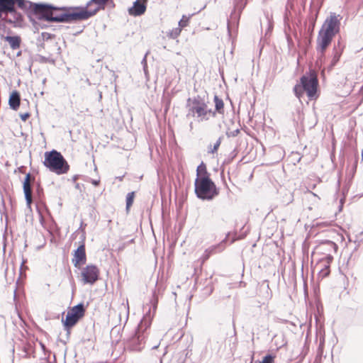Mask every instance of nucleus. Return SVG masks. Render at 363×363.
I'll list each match as a JSON object with an SVG mask.
<instances>
[{
    "label": "nucleus",
    "instance_id": "obj_7",
    "mask_svg": "<svg viewBox=\"0 0 363 363\" xmlns=\"http://www.w3.org/2000/svg\"><path fill=\"white\" fill-rule=\"evenodd\" d=\"M86 308L83 302H81L68 311L65 318L62 319L64 329L67 332V337L69 338L71 329L84 316Z\"/></svg>",
    "mask_w": 363,
    "mask_h": 363
},
{
    "label": "nucleus",
    "instance_id": "obj_56",
    "mask_svg": "<svg viewBox=\"0 0 363 363\" xmlns=\"http://www.w3.org/2000/svg\"><path fill=\"white\" fill-rule=\"evenodd\" d=\"M301 157H298L297 158V160H296L297 162H300V160H301Z\"/></svg>",
    "mask_w": 363,
    "mask_h": 363
},
{
    "label": "nucleus",
    "instance_id": "obj_27",
    "mask_svg": "<svg viewBox=\"0 0 363 363\" xmlns=\"http://www.w3.org/2000/svg\"><path fill=\"white\" fill-rule=\"evenodd\" d=\"M37 61L41 64H45V63H50V64H52V65H55V60L52 58H50V57H45L43 55H37Z\"/></svg>",
    "mask_w": 363,
    "mask_h": 363
},
{
    "label": "nucleus",
    "instance_id": "obj_22",
    "mask_svg": "<svg viewBox=\"0 0 363 363\" xmlns=\"http://www.w3.org/2000/svg\"><path fill=\"white\" fill-rule=\"evenodd\" d=\"M213 101L215 103L216 111H217L218 113L223 114L224 113V102L223 99L218 97V96L215 95Z\"/></svg>",
    "mask_w": 363,
    "mask_h": 363
},
{
    "label": "nucleus",
    "instance_id": "obj_47",
    "mask_svg": "<svg viewBox=\"0 0 363 363\" xmlns=\"http://www.w3.org/2000/svg\"><path fill=\"white\" fill-rule=\"evenodd\" d=\"M38 51H40L41 48H44V43L43 42H41L40 43H39L38 45Z\"/></svg>",
    "mask_w": 363,
    "mask_h": 363
},
{
    "label": "nucleus",
    "instance_id": "obj_44",
    "mask_svg": "<svg viewBox=\"0 0 363 363\" xmlns=\"http://www.w3.org/2000/svg\"><path fill=\"white\" fill-rule=\"evenodd\" d=\"M100 183V180H96V179H92L91 180V184L95 186H97Z\"/></svg>",
    "mask_w": 363,
    "mask_h": 363
},
{
    "label": "nucleus",
    "instance_id": "obj_24",
    "mask_svg": "<svg viewBox=\"0 0 363 363\" xmlns=\"http://www.w3.org/2000/svg\"><path fill=\"white\" fill-rule=\"evenodd\" d=\"M214 287L213 285V283L211 281H209L207 283L206 286L202 290V296L203 298H207L209 296L213 291Z\"/></svg>",
    "mask_w": 363,
    "mask_h": 363
},
{
    "label": "nucleus",
    "instance_id": "obj_41",
    "mask_svg": "<svg viewBox=\"0 0 363 363\" xmlns=\"http://www.w3.org/2000/svg\"><path fill=\"white\" fill-rule=\"evenodd\" d=\"M286 40H287L288 46L289 48H291L292 46H294L293 40L291 39V38L289 35H286Z\"/></svg>",
    "mask_w": 363,
    "mask_h": 363
},
{
    "label": "nucleus",
    "instance_id": "obj_29",
    "mask_svg": "<svg viewBox=\"0 0 363 363\" xmlns=\"http://www.w3.org/2000/svg\"><path fill=\"white\" fill-rule=\"evenodd\" d=\"M294 201V196L291 191H286L283 196L282 203L284 205H288Z\"/></svg>",
    "mask_w": 363,
    "mask_h": 363
},
{
    "label": "nucleus",
    "instance_id": "obj_57",
    "mask_svg": "<svg viewBox=\"0 0 363 363\" xmlns=\"http://www.w3.org/2000/svg\"><path fill=\"white\" fill-rule=\"evenodd\" d=\"M272 29V27L271 26H269L268 28V31H270Z\"/></svg>",
    "mask_w": 363,
    "mask_h": 363
},
{
    "label": "nucleus",
    "instance_id": "obj_51",
    "mask_svg": "<svg viewBox=\"0 0 363 363\" xmlns=\"http://www.w3.org/2000/svg\"><path fill=\"white\" fill-rule=\"evenodd\" d=\"M300 58H301V56L299 55L298 58H297V65H299V64H300Z\"/></svg>",
    "mask_w": 363,
    "mask_h": 363
},
{
    "label": "nucleus",
    "instance_id": "obj_30",
    "mask_svg": "<svg viewBox=\"0 0 363 363\" xmlns=\"http://www.w3.org/2000/svg\"><path fill=\"white\" fill-rule=\"evenodd\" d=\"M181 31V28H173L168 33L167 36L172 39H176L180 35Z\"/></svg>",
    "mask_w": 363,
    "mask_h": 363
},
{
    "label": "nucleus",
    "instance_id": "obj_9",
    "mask_svg": "<svg viewBox=\"0 0 363 363\" xmlns=\"http://www.w3.org/2000/svg\"><path fill=\"white\" fill-rule=\"evenodd\" d=\"M108 4H112V7L115 6L113 0H89L84 6H81L85 19L96 15L100 10H104Z\"/></svg>",
    "mask_w": 363,
    "mask_h": 363
},
{
    "label": "nucleus",
    "instance_id": "obj_52",
    "mask_svg": "<svg viewBox=\"0 0 363 363\" xmlns=\"http://www.w3.org/2000/svg\"><path fill=\"white\" fill-rule=\"evenodd\" d=\"M21 54H22V51H21V50H20V51H18V52L16 53V56H17V57H19V56H21Z\"/></svg>",
    "mask_w": 363,
    "mask_h": 363
},
{
    "label": "nucleus",
    "instance_id": "obj_10",
    "mask_svg": "<svg viewBox=\"0 0 363 363\" xmlns=\"http://www.w3.org/2000/svg\"><path fill=\"white\" fill-rule=\"evenodd\" d=\"M61 8L55 6L50 4L46 3H36L33 16H35L40 21H46V16L52 17L58 16L61 11Z\"/></svg>",
    "mask_w": 363,
    "mask_h": 363
},
{
    "label": "nucleus",
    "instance_id": "obj_40",
    "mask_svg": "<svg viewBox=\"0 0 363 363\" xmlns=\"http://www.w3.org/2000/svg\"><path fill=\"white\" fill-rule=\"evenodd\" d=\"M30 113L26 112L24 113H21L20 118L23 121H26L30 117Z\"/></svg>",
    "mask_w": 363,
    "mask_h": 363
},
{
    "label": "nucleus",
    "instance_id": "obj_50",
    "mask_svg": "<svg viewBox=\"0 0 363 363\" xmlns=\"http://www.w3.org/2000/svg\"><path fill=\"white\" fill-rule=\"evenodd\" d=\"M3 23H0V24H1V28H0V29H2V28H4H4H6L5 24H6V23H4V22H3Z\"/></svg>",
    "mask_w": 363,
    "mask_h": 363
},
{
    "label": "nucleus",
    "instance_id": "obj_1",
    "mask_svg": "<svg viewBox=\"0 0 363 363\" xmlns=\"http://www.w3.org/2000/svg\"><path fill=\"white\" fill-rule=\"evenodd\" d=\"M157 304L158 297L156 293L153 292L149 303L144 307L145 309L148 308L147 311L138 323L134 333L125 341V347L126 350L131 352H140L144 348L146 338L145 331L151 325L152 318L157 310Z\"/></svg>",
    "mask_w": 363,
    "mask_h": 363
},
{
    "label": "nucleus",
    "instance_id": "obj_19",
    "mask_svg": "<svg viewBox=\"0 0 363 363\" xmlns=\"http://www.w3.org/2000/svg\"><path fill=\"white\" fill-rule=\"evenodd\" d=\"M331 253L332 252L327 253L325 256L321 259V261L324 262L323 268L320 271L323 277H326L330 274V264L333 260V257Z\"/></svg>",
    "mask_w": 363,
    "mask_h": 363
},
{
    "label": "nucleus",
    "instance_id": "obj_25",
    "mask_svg": "<svg viewBox=\"0 0 363 363\" xmlns=\"http://www.w3.org/2000/svg\"><path fill=\"white\" fill-rule=\"evenodd\" d=\"M135 198V192L131 191L128 193L126 195L125 202H126V206L125 209L126 211L128 212L130 206L133 205Z\"/></svg>",
    "mask_w": 363,
    "mask_h": 363
},
{
    "label": "nucleus",
    "instance_id": "obj_48",
    "mask_svg": "<svg viewBox=\"0 0 363 363\" xmlns=\"http://www.w3.org/2000/svg\"><path fill=\"white\" fill-rule=\"evenodd\" d=\"M79 175L78 174H76V175H74L73 177H72V182L75 184L77 183V180L79 179Z\"/></svg>",
    "mask_w": 363,
    "mask_h": 363
},
{
    "label": "nucleus",
    "instance_id": "obj_23",
    "mask_svg": "<svg viewBox=\"0 0 363 363\" xmlns=\"http://www.w3.org/2000/svg\"><path fill=\"white\" fill-rule=\"evenodd\" d=\"M204 175H210V174L207 172L206 164L201 162V163L197 167L196 169V178Z\"/></svg>",
    "mask_w": 363,
    "mask_h": 363
},
{
    "label": "nucleus",
    "instance_id": "obj_11",
    "mask_svg": "<svg viewBox=\"0 0 363 363\" xmlns=\"http://www.w3.org/2000/svg\"><path fill=\"white\" fill-rule=\"evenodd\" d=\"M100 272L95 264H88L82 269L81 281L83 284L93 285L99 279Z\"/></svg>",
    "mask_w": 363,
    "mask_h": 363
},
{
    "label": "nucleus",
    "instance_id": "obj_35",
    "mask_svg": "<svg viewBox=\"0 0 363 363\" xmlns=\"http://www.w3.org/2000/svg\"><path fill=\"white\" fill-rule=\"evenodd\" d=\"M343 48H344V45H343L342 43L341 42V40H339L337 41V43L334 45L333 52H335V50H337V51H340V53L342 54Z\"/></svg>",
    "mask_w": 363,
    "mask_h": 363
},
{
    "label": "nucleus",
    "instance_id": "obj_45",
    "mask_svg": "<svg viewBox=\"0 0 363 363\" xmlns=\"http://www.w3.org/2000/svg\"><path fill=\"white\" fill-rule=\"evenodd\" d=\"M246 235H247V233L245 232V233L238 235V237L236 239L237 240L244 239L245 238Z\"/></svg>",
    "mask_w": 363,
    "mask_h": 363
},
{
    "label": "nucleus",
    "instance_id": "obj_14",
    "mask_svg": "<svg viewBox=\"0 0 363 363\" xmlns=\"http://www.w3.org/2000/svg\"><path fill=\"white\" fill-rule=\"evenodd\" d=\"M147 0H135L133 6L128 9V14L131 16H140L145 13L147 9Z\"/></svg>",
    "mask_w": 363,
    "mask_h": 363
},
{
    "label": "nucleus",
    "instance_id": "obj_28",
    "mask_svg": "<svg viewBox=\"0 0 363 363\" xmlns=\"http://www.w3.org/2000/svg\"><path fill=\"white\" fill-rule=\"evenodd\" d=\"M294 92L295 96L300 99L303 95L305 90L301 84H296L294 87Z\"/></svg>",
    "mask_w": 363,
    "mask_h": 363
},
{
    "label": "nucleus",
    "instance_id": "obj_8",
    "mask_svg": "<svg viewBox=\"0 0 363 363\" xmlns=\"http://www.w3.org/2000/svg\"><path fill=\"white\" fill-rule=\"evenodd\" d=\"M300 84L303 87L310 100L315 99L318 97L317 90L318 80L315 70L309 69V71L300 78Z\"/></svg>",
    "mask_w": 363,
    "mask_h": 363
},
{
    "label": "nucleus",
    "instance_id": "obj_5",
    "mask_svg": "<svg viewBox=\"0 0 363 363\" xmlns=\"http://www.w3.org/2000/svg\"><path fill=\"white\" fill-rule=\"evenodd\" d=\"M61 12L58 16L48 17L46 16V21L55 23H73L86 20L81 6L60 7Z\"/></svg>",
    "mask_w": 363,
    "mask_h": 363
},
{
    "label": "nucleus",
    "instance_id": "obj_15",
    "mask_svg": "<svg viewBox=\"0 0 363 363\" xmlns=\"http://www.w3.org/2000/svg\"><path fill=\"white\" fill-rule=\"evenodd\" d=\"M320 6H321L320 5L317 8L314 9L312 7V4H311L310 9H309L310 10V16L308 17L309 25L308 27V33L310 37H311L313 35L315 22H316V20H317L318 14H319V11H320Z\"/></svg>",
    "mask_w": 363,
    "mask_h": 363
},
{
    "label": "nucleus",
    "instance_id": "obj_6",
    "mask_svg": "<svg viewBox=\"0 0 363 363\" xmlns=\"http://www.w3.org/2000/svg\"><path fill=\"white\" fill-rule=\"evenodd\" d=\"M186 108L187 109L186 117H198L200 121L208 120L206 117V101L204 96L196 95L189 97L186 100Z\"/></svg>",
    "mask_w": 363,
    "mask_h": 363
},
{
    "label": "nucleus",
    "instance_id": "obj_49",
    "mask_svg": "<svg viewBox=\"0 0 363 363\" xmlns=\"http://www.w3.org/2000/svg\"><path fill=\"white\" fill-rule=\"evenodd\" d=\"M125 247V243H123L121 246L118 247V250L122 251Z\"/></svg>",
    "mask_w": 363,
    "mask_h": 363
},
{
    "label": "nucleus",
    "instance_id": "obj_31",
    "mask_svg": "<svg viewBox=\"0 0 363 363\" xmlns=\"http://www.w3.org/2000/svg\"><path fill=\"white\" fill-rule=\"evenodd\" d=\"M54 37H55L54 34H51V33H47V32H43L41 33L40 37L38 38V42H41V41L43 42L45 40H48L50 39H52Z\"/></svg>",
    "mask_w": 363,
    "mask_h": 363
},
{
    "label": "nucleus",
    "instance_id": "obj_46",
    "mask_svg": "<svg viewBox=\"0 0 363 363\" xmlns=\"http://www.w3.org/2000/svg\"><path fill=\"white\" fill-rule=\"evenodd\" d=\"M25 169L26 167L24 166H21L18 168V172L21 173H25Z\"/></svg>",
    "mask_w": 363,
    "mask_h": 363
},
{
    "label": "nucleus",
    "instance_id": "obj_13",
    "mask_svg": "<svg viewBox=\"0 0 363 363\" xmlns=\"http://www.w3.org/2000/svg\"><path fill=\"white\" fill-rule=\"evenodd\" d=\"M35 183L34 177H31L30 173L26 174L24 180L23 181V191L24 197L28 208H31L32 203V186L30 183Z\"/></svg>",
    "mask_w": 363,
    "mask_h": 363
},
{
    "label": "nucleus",
    "instance_id": "obj_38",
    "mask_svg": "<svg viewBox=\"0 0 363 363\" xmlns=\"http://www.w3.org/2000/svg\"><path fill=\"white\" fill-rule=\"evenodd\" d=\"M239 133H240V130L238 128H237L236 130H234L233 131L226 132V135L228 138L236 137Z\"/></svg>",
    "mask_w": 363,
    "mask_h": 363
},
{
    "label": "nucleus",
    "instance_id": "obj_2",
    "mask_svg": "<svg viewBox=\"0 0 363 363\" xmlns=\"http://www.w3.org/2000/svg\"><path fill=\"white\" fill-rule=\"evenodd\" d=\"M342 17L335 13H330L326 18L317 38L316 50L323 54L331 44L333 38L340 30V20Z\"/></svg>",
    "mask_w": 363,
    "mask_h": 363
},
{
    "label": "nucleus",
    "instance_id": "obj_36",
    "mask_svg": "<svg viewBox=\"0 0 363 363\" xmlns=\"http://www.w3.org/2000/svg\"><path fill=\"white\" fill-rule=\"evenodd\" d=\"M35 192L39 198L43 194V189L39 182L35 183Z\"/></svg>",
    "mask_w": 363,
    "mask_h": 363
},
{
    "label": "nucleus",
    "instance_id": "obj_18",
    "mask_svg": "<svg viewBox=\"0 0 363 363\" xmlns=\"http://www.w3.org/2000/svg\"><path fill=\"white\" fill-rule=\"evenodd\" d=\"M319 248L323 251H326L329 252L336 253L338 249L337 245L329 240H323L320 245Z\"/></svg>",
    "mask_w": 363,
    "mask_h": 363
},
{
    "label": "nucleus",
    "instance_id": "obj_4",
    "mask_svg": "<svg viewBox=\"0 0 363 363\" xmlns=\"http://www.w3.org/2000/svg\"><path fill=\"white\" fill-rule=\"evenodd\" d=\"M44 165L57 174H63L68 172L69 165L61 152L52 150L45 152Z\"/></svg>",
    "mask_w": 363,
    "mask_h": 363
},
{
    "label": "nucleus",
    "instance_id": "obj_32",
    "mask_svg": "<svg viewBox=\"0 0 363 363\" xmlns=\"http://www.w3.org/2000/svg\"><path fill=\"white\" fill-rule=\"evenodd\" d=\"M341 55L342 54L340 51L335 50V52H333V57L330 64L331 67H334L337 64L340 58Z\"/></svg>",
    "mask_w": 363,
    "mask_h": 363
},
{
    "label": "nucleus",
    "instance_id": "obj_20",
    "mask_svg": "<svg viewBox=\"0 0 363 363\" xmlns=\"http://www.w3.org/2000/svg\"><path fill=\"white\" fill-rule=\"evenodd\" d=\"M240 13H237L235 9L231 12L230 18L228 19L227 23V29L229 35H230L231 32V26L233 25L235 26H238L239 19H240Z\"/></svg>",
    "mask_w": 363,
    "mask_h": 363
},
{
    "label": "nucleus",
    "instance_id": "obj_55",
    "mask_svg": "<svg viewBox=\"0 0 363 363\" xmlns=\"http://www.w3.org/2000/svg\"><path fill=\"white\" fill-rule=\"evenodd\" d=\"M123 177H124V176L119 177H118V179L120 181H122V180H123Z\"/></svg>",
    "mask_w": 363,
    "mask_h": 363
},
{
    "label": "nucleus",
    "instance_id": "obj_58",
    "mask_svg": "<svg viewBox=\"0 0 363 363\" xmlns=\"http://www.w3.org/2000/svg\"><path fill=\"white\" fill-rule=\"evenodd\" d=\"M40 26L42 28H45V25H40Z\"/></svg>",
    "mask_w": 363,
    "mask_h": 363
},
{
    "label": "nucleus",
    "instance_id": "obj_54",
    "mask_svg": "<svg viewBox=\"0 0 363 363\" xmlns=\"http://www.w3.org/2000/svg\"><path fill=\"white\" fill-rule=\"evenodd\" d=\"M40 345H41V348H43V350H45V346L43 343H40Z\"/></svg>",
    "mask_w": 363,
    "mask_h": 363
},
{
    "label": "nucleus",
    "instance_id": "obj_34",
    "mask_svg": "<svg viewBox=\"0 0 363 363\" xmlns=\"http://www.w3.org/2000/svg\"><path fill=\"white\" fill-rule=\"evenodd\" d=\"M189 18H190V17H186V16H183L182 19L179 21V27L178 28H181V29H182V28L186 27L189 23Z\"/></svg>",
    "mask_w": 363,
    "mask_h": 363
},
{
    "label": "nucleus",
    "instance_id": "obj_43",
    "mask_svg": "<svg viewBox=\"0 0 363 363\" xmlns=\"http://www.w3.org/2000/svg\"><path fill=\"white\" fill-rule=\"evenodd\" d=\"M83 188H84V184H81L79 183H75V189L79 190L80 192L82 191Z\"/></svg>",
    "mask_w": 363,
    "mask_h": 363
},
{
    "label": "nucleus",
    "instance_id": "obj_26",
    "mask_svg": "<svg viewBox=\"0 0 363 363\" xmlns=\"http://www.w3.org/2000/svg\"><path fill=\"white\" fill-rule=\"evenodd\" d=\"M222 139H223V137L220 136L216 140V142L215 143V144L213 145V147L210 145L208 147V152L211 153V154L216 153L218 151V150L221 144Z\"/></svg>",
    "mask_w": 363,
    "mask_h": 363
},
{
    "label": "nucleus",
    "instance_id": "obj_33",
    "mask_svg": "<svg viewBox=\"0 0 363 363\" xmlns=\"http://www.w3.org/2000/svg\"><path fill=\"white\" fill-rule=\"evenodd\" d=\"M274 357L272 354H266L262 361H259L256 363H273Z\"/></svg>",
    "mask_w": 363,
    "mask_h": 363
},
{
    "label": "nucleus",
    "instance_id": "obj_60",
    "mask_svg": "<svg viewBox=\"0 0 363 363\" xmlns=\"http://www.w3.org/2000/svg\"><path fill=\"white\" fill-rule=\"evenodd\" d=\"M108 5L111 8H113V7H112V4H108Z\"/></svg>",
    "mask_w": 363,
    "mask_h": 363
},
{
    "label": "nucleus",
    "instance_id": "obj_12",
    "mask_svg": "<svg viewBox=\"0 0 363 363\" xmlns=\"http://www.w3.org/2000/svg\"><path fill=\"white\" fill-rule=\"evenodd\" d=\"M86 262V255L85 250L84 237L82 238L80 245L73 252V258L72 262L75 267L83 265Z\"/></svg>",
    "mask_w": 363,
    "mask_h": 363
},
{
    "label": "nucleus",
    "instance_id": "obj_3",
    "mask_svg": "<svg viewBox=\"0 0 363 363\" xmlns=\"http://www.w3.org/2000/svg\"><path fill=\"white\" fill-rule=\"evenodd\" d=\"M194 191L199 199L207 201L213 199L219 194V190L210 178V175H204L196 178L194 182Z\"/></svg>",
    "mask_w": 363,
    "mask_h": 363
},
{
    "label": "nucleus",
    "instance_id": "obj_42",
    "mask_svg": "<svg viewBox=\"0 0 363 363\" xmlns=\"http://www.w3.org/2000/svg\"><path fill=\"white\" fill-rule=\"evenodd\" d=\"M217 111H216V109L213 111L212 109H208V106L206 105V114L210 113L213 117H215L216 115Z\"/></svg>",
    "mask_w": 363,
    "mask_h": 363
},
{
    "label": "nucleus",
    "instance_id": "obj_17",
    "mask_svg": "<svg viewBox=\"0 0 363 363\" xmlns=\"http://www.w3.org/2000/svg\"><path fill=\"white\" fill-rule=\"evenodd\" d=\"M1 39L8 42L12 50H16L20 48L21 43V38L19 35H0Z\"/></svg>",
    "mask_w": 363,
    "mask_h": 363
},
{
    "label": "nucleus",
    "instance_id": "obj_37",
    "mask_svg": "<svg viewBox=\"0 0 363 363\" xmlns=\"http://www.w3.org/2000/svg\"><path fill=\"white\" fill-rule=\"evenodd\" d=\"M147 55V53H146V55L144 56V57L141 62V64L143 65L144 73L146 76L147 75V59H146Z\"/></svg>",
    "mask_w": 363,
    "mask_h": 363
},
{
    "label": "nucleus",
    "instance_id": "obj_61",
    "mask_svg": "<svg viewBox=\"0 0 363 363\" xmlns=\"http://www.w3.org/2000/svg\"><path fill=\"white\" fill-rule=\"evenodd\" d=\"M133 240H134L133 239H131L128 242L131 243L133 242Z\"/></svg>",
    "mask_w": 363,
    "mask_h": 363
},
{
    "label": "nucleus",
    "instance_id": "obj_59",
    "mask_svg": "<svg viewBox=\"0 0 363 363\" xmlns=\"http://www.w3.org/2000/svg\"><path fill=\"white\" fill-rule=\"evenodd\" d=\"M189 125H190V128L191 129V128H192V127H193V123H191Z\"/></svg>",
    "mask_w": 363,
    "mask_h": 363
},
{
    "label": "nucleus",
    "instance_id": "obj_21",
    "mask_svg": "<svg viewBox=\"0 0 363 363\" xmlns=\"http://www.w3.org/2000/svg\"><path fill=\"white\" fill-rule=\"evenodd\" d=\"M225 240H224L222 242H220V244L217 245H213V246H211V247L206 249L205 250V252H204V259H207L209 258V257L214 254V253H217V252H222L224 249V242H225Z\"/></svg>",
    "mask_w": 363,
    "mask_h": 363
},
{
    "label": "nucleus",
    "instance_id": "obj_16",
    "mask_svg": "<svg viewBox=\"0 0 363 363\" xmlns=\"http://www.w3.org/2000/svg\"><path fill=\"white\" fill-rule=\"evenodd\" d=\"M21 104V95L20 93L13 90L9 96V105L11 109L13 111H17L20 106Z\"/></svg>",
    "mask_w": 363,
    "mask_h": 363
},
{
    "label": "nucleus",
    "instance_id": "obj_62",
    "mask_svg": "<svg viewBox=\"0 0 363 363\" xmlns=\"http://www.w3.org/2000/svg\"><path fill=\"white\" fill-rule=\"evenodd\" d=\"M185 359H182L179 363H184Z\"/></svg>",
    "mask_w": 363,
    "mask_h": 363
},
{
    "label": "nucleus",
    "instance_id": "obj_53",
    "mask_svg": "<svg viewBox=\"0 0 363 363\" xmlns=\"http://www.w3.org/2000/svg\"><path fill=\"white\" fill-rule=\"evenodd\" d=\"M356 168H357V162H355L354 166V172L356 171Z\"/></svg>",
    "mask_w": 363,
    "mask_h": 363
},
{
    "label": "nucleus",
    "instance_id": "obj_39",
    "mask_svg": "<svg viewBox=\"0 0 363 363\" xmlns=\"http://www.w3.org/2000/svg\"><path fill=\"white\" fill-rule=\"evenodd\" d=\"M122 306H123V308L125 310V323H126L128 321V317H129V305H128V300L126 301V305L123 304Z\"/></svg>",
    "mask_w": 363,
    "mask_h": 363
}]
</instances>
